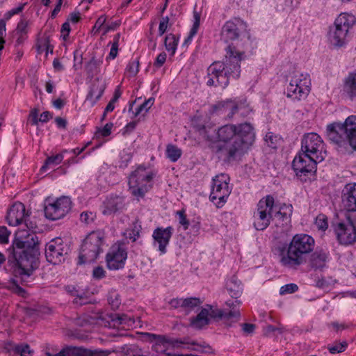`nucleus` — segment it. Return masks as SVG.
Returning <instances> with one entry per match:
<instances>
[{"label":"nucleus","mask_w":356,"mask_h":356,"mask_svg":"<svg viewBox=\"0 0 356 356\" xmlns=\"http://www.w3.org/2000/svg\"><path fill=\"white\" fill-rule=\"evenodd\" d=\"M168 22V17H163L162 19L161 20L159 27V33L160 35H162L166 31Z\"/></svg>","instance_id":"56"},{"label":"nucleus","mask_w":356,"mask_h":356,"mask_svg":"<svg viewBox=\"0 0 356 356\" xmlns=\"http://www.w3.org/2000/svg\"><path fill=\"white\" fill-rule=\"evenodd\" d=\"M25 218V207L21 202L15 203L7 213L6 220L9 225L17 226L22 222Z\"/></svg>","instance_id":"22"},{"label":"nucleus","mask_w":356,"mask_h":356,"mask_svg":"<svg viewBox=\"0 0 356 356\" xmlns=\"http://www.w3.org/2000/svg\"><path fill=\"white\" fill-rule=\"evenodd\" d=\"M327 255L323 250H316L310 257V266L314 269H322L325 266Z\"/></svg>","instance_id":"28"},{"label":"nucleus","mask_w":356,"mask_h":356,"mask_svg":"<svg viewBox=\"0 0 356 356\" xmlns=\"http://www.w3.org/2000/svg\"><path fill=\"white\" fill-rule=\"evenodd\" d=\"M154 98H149L147 100L145 101L141 105L138 106V108L136 109V111L134 114L135 116L138 115L143 110H145L147 112L150 107L154 104Z\"/></svg>","instance_id":"50"},{"label":"nucleus","mask_w":356,"mask_h":356,"mask_svg":"<svg viewBox=\"0 0 356 356\" xmlns=\"http://www.w3.org/2000/svg\"><path fill=\"white\" fill-rule=\"evenodd\" d=\"M72 202L68 197L63 196L53 202L46 200L44 211L47 218L56 220L63 218L71 209Z\"/></svg>","instance_id":"14"},{"label":"nucleus","mask_w":356,"mask_h":356,"mask_svg":"<svg viewBox=\"0 0 356 356\" xmlns=\"http://www.w3.org/2000/svg\"><path fill=\"white\" fill-rule=\"evenodd\" d=\"M200 13L197 12L195 9L193 10V26L190 31L189 35L186 38L184 43L186 44L191 41L192 38L194 35H196L198 29L200 27Z\"/></svg>","instance_id":"34"},{"label":"nucleus","mask_w":356,"mask_h":356,"mask_svg":"<svg viewBox=\"0 0 356 356\" xmlns=\"http://www.w3.org/2000/svg\"><path fill=\"white\" fill-rule=\"evenodd\" d=\"M113 351L109 350H89L77 347L76 356H108Z\"/></svg>","instance_id":"32"},{"label":"nucleus","mask_w":356,"mask_h":356,"mask_svg":"<svg viewBox=\"0 0 356 356\" xmlns=\"http://www.w3.org/2000/svg\"><path fill=\"white\" fill-rule=\"evenodd\" d=\"M124 207V198L118 195H111L104 202L102 213L111 215L122 210Z\"/></svg>","instance_id":"24"},{"label":"nucleus","mask_w":356,"mask_h":356,"mask_svg":"<svg viewBox=\"0 0 356 356\" xmlns=\"http://www.w3.org/2000/svg\"><path fill=\"white\" fill-rule=\"evenodd\" d=\"M225 52L222 61L214 62L208 67L207 86L225 88L230 79H236L240 76V63L244 58L245 52L237 50L232 44L226 47Z\"/></svg>","instance_id":"3"},{"label":"nucleus","mask_w":356,"mask_h":356,"mask_svg":"<svg viewBox=\"0 0 356 356\" xmlns=\"http://www.w3.org/2000/svg\"><path fill=\"white\" fill-rule=\"evenodd\" d=\"M77 347L69 346L62 349L58 353L52 355L49 352L46 353L47 356H76Z\"/></svg>","instance_id":"42"},{"label":"nucleus","mask_w":356,"mask_h":356,"mask_svg":"<svg viewBox=\"0 0 356 356\" xmlns=\"http://www.w3.org/2000/svg\"><path fill=\"white\" fill-rule=\"evenodd\" d=\"M346 223H339L335 228L337 239L341 244L348 245L356 240V212L346 214Z\"/></svg>","instance_id":"13"},{"label":"nucleus","mask_w":356,"mask_h":356,"mask_svg":"<svg viewBox=\"0 0 356 356\" xmlns=\"http://www.w3.org/2000/svg\"><path fill=\"white\" fill-rule=\"evenodd\" d=\"M173 233V228L170 226L163 228L157 227L154 229L152 237L155 243L159 244V250L161 254L166 252V246Z\"/></svg>","instance_id":"20"},{"label":"nucleus","mask_w":356,"mask_h":356,"mask_svg":"<svg viewBox=\"0 0 356 356\" xmlns=\"http://www.w3.org/2000/svg\"><path fill=\"white\" fill-rule=\"evenodd\" d=\"M343 126L347 143L353 149H356V115L348 117Z\"/></svg>","instance_id":"25"},{"label":"nucleus","mask_w":356,"mask_h":356,"mask_svg":"<svg viewBox=\"0 0 356 356\" xmlns=\"http://www.w3.org/2000/svg\"><path fill=\"white\" fill-rule=\"evenodd\" d=\"M104 234L101 231L89 233L83 241L79 255V264L94 261L102 251Z\"/></svg>","instance_id":"5"},{"label":"nucleus","mask_w":356,"mask_h":356,"mask_svg":"<svg viewBox=\"0 0 356 356\" xmlns=\"http://www.w3.org/2000/svg\"><path fill=\"white\" fill-rule=\"evenodd\" d=\"M148 337V339L151 341H154V344L152 345V350L157 353H163L165 350V344L170 343L174 346H178V344H184L186 342L179 341V340H172L170 341L165 338V336L163 335H157L155 334L151 333H145Z\"/></svg>","instance_id":"23"},{"label":"nucleus","mask_w":356,"mask_h":356,"mask_svg":"<svg viewBox=\"0 0 356 356\" xmlns=\"http://www.w3.org/2000/svg\"><path fill=\"white\" fill-rule=\"evenodd\" d=\"M298 289V286L296 284H288L282 286L280 288V293L281 295L286 293H292L297 291Z\"/></svg>","instance_id":"52"},{"label":"nucleus","mask_w":356,"mask_h":356,"mask_svg":"<svg viewBox=\"0 0 356 356\" xmlns=\"http://www.w3.org/2000/svg\"><path fill=\"white\" fill-rule=\"evenodd\" d=\"M126 356H149L147 353L144 352L136 345H132L126 350Z\"/></svg>","instance_id":"45"},{"label":"nucleus","mask_w":356,"mask_h":356,"mask_svg":"<svg viewBox=\"0 0 356 356\" xmlns=\"http://www.w3.org/2000/svg\"><path fill=\"white\" fill-rule=\"evenodd\" d=\"M209 310L202 308L200 312L191 320V325L196 329H201L209 323Z\"/></svg>","instance_id":"29"},{"label":"nucleus","mask_w":356,"mask_h":356,"mask_svg":"<svg viewBox=\"0 0 356 356\" xmlns=\"http://www.w3.org/2000/svg\"><path fill=\"white\" fill-rule=\"evenodd\" d=\"M39 240L35 233H29L24 240L17 238L8 249V263L15 267V273L24 278L29 277L38 266Z\"/></svg>","instance_id":"2"},{"label":"nucleus","mask_w":356,"mask_h":356,"mask_svg":"<svg viewBox=\"0 0 356 356\" xmlns=\"http://www.w3.org/2000/svg\"><path fill=\"white\" fill-rule=\"evenodd\" d=\"M227 290L229 291L230 296L235 299L240 297L242 293V288L240 284H237L234 280H230L227 284Z\"/></svg>","instance_id":"40"},{"label":"nucleus","mask_w":356,"mask_h":356,"mask_svg":"<svg viewBox=\"0 0 356 356\" xmlns=\"http://www.w3.org/2000/svg\"><path fill=\"white\" fill-rule=\"evenodd\" d=\"M118 46L115 43H112L111 49L109 53L108 57L111 59H114L118 55Z\"/></svg>","instance_id":"64"},{"label":"nucleus","mask_w":356,"mask_h":356,"mask_svg":"<svg viewBox=\"0 0 356 356\" xmlns=\"http://www.w3.org/2000/svg\"><path fill=\"white\" fill-rule=\"evenodd\" d=\"M139 71V60L136 59L135 60L129 62L127 67V72L130 76H134L137 74Z\"/></svg>","instance_id":"49"},{"label":"nucleus","mask_w":356,"mask_h":356,"mask_svg":"<svg viewBox=\"0 0 356 356\" xmlns=\"http://www.w3.org/2000/svg\"><path fill=\"white\" fill-rule=\"evenodd\" d=\"M184 298H173L169 302V305L173 309L182 308Z\"/></svg>","instance_id":"61"},{"label":"nucleus","mask_w":356,"mask_h":356,"mask_svg":"<svg viewBox=\"0 0 356 356\" xmlns=\"http://www.w3.org/2000/svg\"><path fill=\"white\" fill-rule=\"evenodd\" d=\"M164 44L166 50L171 51L172 55H174L178 44V38L175 35L170 33L165 36Z\"/></svg>","instance_id":"35"},{"label":"nucleus","mask_w":356,"mask_h":356,"mask_svg":"<svg viewBox=\"0 0 356 356\" xmlns=\"http://www.w3.org/2000/svg\"><path fill=\"white\" fill-rule=\"evenodd\" d=\"M319 161H315L311 156L300 152L293 159L292 167L299 177L315 172L316 164Z\"/></svg>","instance_id":"16"},{"label":"nucleus","mask_w":356,"mask_h":356,"mask_svg":"<svg viewBox=\"0 0 356 356\" xmlns=\"http://www.w3.org/2000/svg\"><path fill=\"white\" fill-rule=\"evenodd\" d=\"M127 257V253L123 247L113 246L106 257L107 267L114 270L122 268Z\"/></svg>","instance_id":"19"},{"label":"nucleus","mask_w":356,"mask_h":356,"mask_svg":"<svg viewBox=\"0 0 356 356\" xmlns=\"http://www.w3.org/2000/svg\"><path fill=\"white\" fill-rule=\"evenodd\" d=\"M112 321L119 325L127 326H132L135 323L133 317L124 314L115 315V318H112Z\"/></svg>","instance_id":"39"},{"label":"nucleus","mask_w":356,"mask_h":356,"mask_svg":"<svg viewBox=\"0 0 356 356\" xmlns=\"http://www.w3.org/2000/svg\"><path fill=\"white\" fill-rule=\"evenodd\" d=\"M204 309L209 310V318L215 321L222 320L227 326H231L232 323L237 322L241 316L240 311L234 307L229 312L224 309H218L211 305H206Z\"/></svg>","instance_id":"18"},{"label":"nucleus","mask_w":356,"mask_h":356,"mask_svg":"<svg viewBox=\"0 0 356 356\" xmlns=\"http://www.w3.org/2000/svg\"><path fill=\"white\" fill-rule=\"evenodd\" d=\"M327 136L333 143L340 146L347 142L343 123L334 122L327 126Z\"/></svg>","instance_id":"21"},{"label":"nucleus","mask_w":356,"mask_h":356,"mask_svg":"<svg viewBox=\"0 0 356 356\" xmlns=\"http://www.w3.org/2000/svg\"><path fill=\"white\" fill-rule=\"evenodd\" d=\"M104 88L105 87L104 86L96 87L95 85H93L87 96V100L91 101L92 104H94L102 97Z\"/></svg>","instance_id":"36"},{"label":"nucleus","mask_w":356,"mask_h":356,"mask_svg":"<svg viewBox=\"0 0 356 356\" xmlns=\"http://www.w3.org/2000/svg\"><path fill=\"white\" fill-rule=\"evenodd\" d=\"M176 213L179 216V223L184 227V229H187L189 227L190 222L186 218L185 211L181 209L177 211Z\"/></svg>","instance_id":"51"},{"label":"nucleus","mask_w":356,"mask_h":356,"mask_svg":"<svg viewBox=\"0 0 356 356\" xmlns=\"http://www.w3.org/2000/svg\"><path fill=\"white\" fill-rule=\"evenodd\" d=\"M103 63L102 58H97L92 56L86 65V71L88 76L93 78L100 72V66Z\"/></svg>","instance_id":"30"},{"label":"nucleus","mask_w":356,"mask_h":356,"mask_svg":"<svg viewBox=\"0 0 356 356\" xmlns=\"http://www.w3.org/2000/svg\"><path fill=\"white\" fill-rule=\"evenodd\" d=\"M105 270L102 266H97L93 269L92 276L95 279L100 280L105 277Z\"/></svg>","instance_id":"55"},{"label":"nucleus","mask_w":356,"mask_h":356,"mask_svg":"<svg viewBox=\"0 0 356 356\" xmlns=\"http://www.w3.org/2000/svg\"><path fill=\"white\" fill-rule=\"evenodd\" d=\"M106 21V17L105 15H101L95 22V24L93 27V31L97 33L99 30L104 26Z\"/></svg>","instance_id":"59"},{"label":"nucleus","mask_w":356,"mask_h":356,"mask_svg":"<svg viewBox=\"0 0 356 356\" xmlns=\"http://www.w3.org/2000/svg\"><path fill=\"white\" fill-rule=\"evenodd\" d=\"M13 351L16 355L19 356H28L32 353L30 349V346L26 343L16 346L14 348Z\"/></svg>","instance_id":"44"},{"label":"nucleus","mask_w":356,"mask_h":356,"mask_svg":"<svg viewBox=\"0 0 356 356\" xmlns=\"http://www.w3.org/2000/svg\"><path fill=\"white\" fill-rule=\"evenodd\" d=\"M70 31V26L68 22H65L62 25L61 33H63V39L66 40L67 37L69 35V33Z\"/></svg>","instance_id":"63"},{"label":"nucleus","mask_w":356,"mask_h":356,"mask_svg":"<svg viewBox=\"0 0 356 356\" xmlns=\"http://www.w3.org/2000/svg\"><path fill=\"white\" fill-rule=\"evenodd\" d=\"M63 159V154H58L55 156H49L46 159L44 164L41 167L40 170L42 172H45L49 165H58L62 162Z\"/></svg>","instance_id":"38"},{"label":"nucleus","mask_w":356,"mask_h":356,"mask_svg":"<svg viewBox=\"0 0 356 356\" xmlns=\"http://www.w3.org/2000/svg\"><path fill=\"white\" fill-rule=\"evenodd\" d=\"M229 181V177L226 174L216 175L213 179L209 199L218 208L223 207L231 193Z\"/></svg>","instance_id":"10"},{"label":"nucleus","mask_w":356,"mask_h":356,"mask_svg":"<svg viewBox=\"0 0 356 356\" xmlns=\"http://www.w3.org/2000/svg\"><path fill=\"white\" fill-rule=\"evenodd\" d=\"M96 218V213L92 211H84L81 213L80 219L82 222L87 225L92 222Z\"/></svg>","instance_id":"48"},{"label":"nucleus","mask_w":356,"mask_h":356,"mask_svg":"<svg viewBox=\"0 0 356 356\" xmlns=\"http://www.w3.org/2000/svg\"><path fill=\"white\" fill-rule=\"evenodd\" d=\"M293 213V207L291 204H284L280 207V210L277 211L275 217L279 220L284 221L286 223L289 222L291 216Z\"/></svg>","instance_id":"33"},{"label":"nucleus","mask_w":356,"mask_h":356,"mask_svg":"<svg viewBox=\"0 0 356 356\" xmlns=\"http://www.w3.org/2000/svg\"><path fill=\"white\" fill-rule=\"evenodd\" d=\"M348 346L346 341L337 342L327 346V349L332 354H336L343 352Z\"/></svg>","instance_id":"43"},{"label":"nucleus","mask_w":356,"mask_h":356,"mask_svg":"<svg viewBox=\"0 0 356 356\" xmlns=\"http://www.w3.org/2000/svg\"><path fill=\"white\" fill-rule=\"evenodd\" d=\"M10 234V232L8 231L6 226L0 227V243L6 244L8 243V238Z\"/></svg>","instance_id":"53"},{"label":"nucleus","mask_w":356,"mask_h":356,"mask_svg":"<svg viewBox=\"0 0 356 356\" xmlns=\"http://www.w3.org/2000/svg\"><path fill=\"white\" fill-rule=\"evenodd\" d=\"M310 79L307 74H295L287 87L286 95L293 99L305 98L310 90Z\"/></svg>","instance_id":"12"},{"label":"nucleus","mask_w":356,"mask_h":356,"mask_svg":"<svg viewBox=\"0 0 356 356\" xmlns=\"http://www.w3.org/2000/svg\"><path fill=\"white\" fill-rule=\"evenodd\" d=\"M113 127L112 123H106L104 127L99 130V133L101 136L103 137H106L109 136L111 133V129Z\"/></svg>","instance_id":"60"},{"label":"nucleus","mask_w":356,"mask_h":356,"mask_svg":"<svg viewBox=\"0 0 356 356\" xmlns=\"http://www.w3.org/2000/svg\"><path fill=\"white\" fill-rule=\"evenodd\" d=\"M314 245V239L309 235L296 234L288 245L276 248L280 264L286 268L296 269L306 262Z\"/></svg>","instance_id":"4"},{"label":"nucleus","mask_w":356,"mask_h":356,"mask_svg":"<svg viewBox=\"0 0 356 356\" xmlns=\"http://www.w3.org/2000/svg\"><path fill=\"white\" fill-rule=\"evenodd\" d=\"M166 54L165 52L160 53L154 63V66L156 67H161L165 62L166 60Z\"/></svg>","instance_id":"58"},{"label":"nucleus","mask_w":356,"mask_h":356,"mask_svg":"<svg viewBox=\"0 0 356 356\" xmlns=\"http://www.w3.org/2000/svg\"><path fill=\"white\" fill-rule=\"evenodd\" d=\"M242 329L243 332L246 334H252L255 329V325L252 323H243L242 325Z\"/></svg>","instance_id":"62"},{"label":"nucleus","mask_w":356,"mask_h":356,"mask_svg":"<svg viewBox=\"0 0 356 356\" xmlns=\"http://www.w3.org/2000/svg\"><path fill=\"white\" fill-rule=\"evenodd\" d=\"M356 24L353 15L346 13L340 14L329 31V40L336 47H342L347 41L349 29Z\"/></svg>","instance_id":"6"},{"label":"nucleus","mask_w":356,"mask_h":356,"mask_svg":"<svg viewBox=\"0 0 356 356\" xmlns=\"http://www.w3.org/2000/svg\"><path fill=\"white\" fill-rule=\"evenodd\" d=\"M154 174L140 165L129 177V186L131 193L137 197H143L145 194L152 188V180Z\"/></svg>","instance_id":"7"},{"label":"nucleus","mask_w":356,"mask_h":356,"mask_svg":"<svg viewBox=\"0 0 356 356\" xmlns=\"http://www.w3.org/2000/svg\"><path fill=\"white\" fill-rule=\"evenodd\" d=\"M323 149V142L321 136L316 133H309L305 135L301 143V152L311 156L315 161H323L321 152Z\"/></svg>","instance_id":"15"},{"label":"nucleus","mask_w":356,"mask_h":356,"mask_svg":"<svg viewBox=\"0 0 356 356\" xmlns=\"http://www.w3.org/2000/svg\"><path fill=\"white\" fill-rule=\"evenodd\" d=\"M217 138L210 146L213 153L225 161L239 160L254 142V129L249 122L225 124L218 128Z\"/></svg>","instance_id":"1"},{"label":"nucleus","mask_w":356,"mask_h":356,"mask_svg":"<svg viewBox=\"0 0 356 356\" xmlns=\"http://www.w3.org/2000/svg\"><path fill=\"white\" fill-rule=\"evenodd\" d=\"M183 306L182 308L189 312L195 307H198L202 304V301L197 298H188L183 300Z\"/></svg>","instance_id":"41"},{"label":"nucleus","mask_w":356,"mask_h":356,"mask_svg":"<svg viewBox=\"0 0 356 356\" xmlns=\"http://www.w3.org/2000/svg\"><path fill=\"white\" fill-rule=\"evenodd\" d=\"M70 252V245L59 237L51 239L45 245L47 261L54 265L64 262Z\"/></svg>","instance_id":"8"},{"label":"nucleus","mask_w":356,"mask_h":356,"mask_svg":"<svg viewBox=\"0 0 356 356\" xmlns=\"http://www.w3.org/2000/svg\"><path fill=\"white\" fill-rule=\"evenodd\" d=\"M343 91L350 99L356 97V72H350L344 79Z\"/></svg>","instance_id":"27"},{"label":"nucleus","mask_w":356,"mask_h":356,"mask_svg":"<svg viewBox=\"0 0 356 356\" xmlns=\"http://www.w3.org/2000/svg\"><path fill=\"white\" fill-rule=\"evenodd\" d=\"M166 156L172 162L177 161L181 156V150L176 145L170 144L166 147Z\"/></svg>","instance_id":"37"},{"label":"nucleus","mask_w":356,"mask_h":356,"mask_svg":"<svg viewBox=\"0 0 356 356\" xmlns=\"http://www.w3.org/2000/svg\"><path fill=\"white\" fill-rule=\"evenodd\" d=\"M29 120L32 125H37L39 121L38 111L36 108L32 110L29 116Z\"/></svg>","instance_id":"57"},{"label":"nucleus","mask_w":356,"mask_h":356,"mask_svg":"<svg viewBox=\"0 0 356 356\" xmlns=\"http://www.w3.org/2000/svg\"><path fill=\"white\" fill-rule=\"evenodd\" d=\"M244 108L243 104L227 99L212 105L210 113L211 115H223L225 119L231 120L235 113L241 111Z\"/></svg>","instance_id":"17"},{"label":"nucleus","mask_w":356,"mask_h":356,"mask_svg":"<svg viewBox=\"0 0 356 356\" xmlns=\"http://www.w3.org/2000/svg\"><path fill=\"white\" fill-rule=\"evenodd\" d=\"M65 289L69 294L76 298L74 300V302L79 303V305H84L86 303L87 297L83 290H80L74 285H67Z\"/></svg>","instance_id":"31"},{"label":"nucleus","mask_w":356,"mask_h":356,"mask_svg":"<svg viewBox=\"0 0 356 356\" xmlns=\"http://www.w3.org/2000/svg\"><path fill=\"white\" fill-rule=\"evenodd\" d=\"M315 225L318 229L325 231L328 227L327 217L323 214L318 215L316 218Z\"/></svg>","instance_id":"46"},{"label":"nucleus","mask_w":356,"mask_h":356,"mask_svg":"<svg viewBox=\"0 0 356 356\" xmlns=\"http://www.w3.org/2000/svg\"><path fill=\"white\" fill-rule=\"evenodd\" d=\"M38 48L39 53H41L44 49L47 51V54L49 51H50L51 53L53 52V48L49 44L48 38H45L44 40H41L40 43L38 46Z\"/></svg>","instance_id":"54"},{"label":"nucleus","mask_w":356,"mask_h":356,"mask_svg":"<svg viewBox=\"0 0 356 356\" xmlns=\"http://www.w3.org/2000/svg\"><path fill=\"white\" fill-rule=\"evenodd\" d=\"M242 38L250 39L247 24L239 18H234L225 22L222 28L221 38L229 42Z\"/></svg>","instance_id":"11"},{"label":"nucleus","mask_w":356,"mask_h":356,"mask_svg":"<svg viewBox=\"0 0 356 356\" xmlns=\"http://www.w3.org/2000/svg\"><path fill=\"white\" fill-rule=\"evenodd\" d=\"M343 194V204L347 213L356 212V184H347Z\"/></svg>","instance_id":"26"},{"label":"nucleus","mask_w":356,"mask_h":356,"mask_svg":"<svg viewBox=\"0 0 356 356\" xmlns=\"http://www.w3.org/2000/svg\"><path fill=\"white\" fill-rule=\"evenodd\" d=\"M274 203V198L271 195H266L259 201L257 210L253 215L254 227L257 230L262 231L269 226Z\"/></svg>","instance_id":"9"},{"label":"nucleus","mask_w":356,"mask_h":356,"mask_svg":"<svg viewBox=\"0 0 356 356\" xmlns=\"http://www.w3.org/2000/svg\"><path fill=\"white\" fill-rule=\"evenodd\" d=\"M264 140L269 147L273 149H275L277 147L278 138L276 136H274L273 133H267L265 136Z\"/></svg>","instance_id":"47"}]
</instances>
